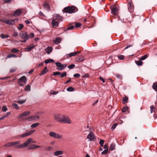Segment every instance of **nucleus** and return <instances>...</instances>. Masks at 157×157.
<instances>
[{
    "instance_id": "nucleus-1",
    "label": "nucleus",
    "mask_w": 157,
    "mask_h": 157,
    "mask_svg": "<svg viewBox=\"0 0 157 157\" xmlns=\"http://www.w3.org/2000/svg\"><path fill=\"white\" fill-rule=\"evenodd\" d=\"M19 36L22 40H20V41L22 43H25L27 41V40L29 39L30 38L29 35L25 31H22L21 32Z\"/></svg>"
},
{
    "instance_id": "nucleus-2",
    "label": "nucleus",
    "mask_w": 157,
    "mask_h": 157,
    "mask_svg": "<svg viewBox=\"0 0 157 157\" xmlns=\"http://www.w3.org/2000/svg\"><path fill=\"white\" fill-rule=\"evenodd\" d=\"M63 12L71 13L77 11V8L73 6H68L64 8L62 10Z\"/></svg>"
},
{
    "instance_id": "nucleus-3",
    "label": "nucleus",
    "mask_w": 157,
    "mask_h": 157,
    "mask_svg": "<svg viewBox=\"0 0 157 157\" xmlns=\"http://www.w3.org/2000/svg\"><path fill=\"white\" fill-rule=\"evenodd\" d=\"M18 19L16 18L13 19H10L7 18H5L1 20L0 21L6 23L9 25H14L15 23V21H17Z\"/></svg>"
},
{
    "instance_id": "nucleus-4",
    "label": "nucleus",
    "mask_w": 157,
    "mask_h": 157,
    "mask_svg": "<svg viewBox=\"0 0 157 157\" xmlns=\"http://www.w3.org/2000/svg\"><path fill=\"white\" fill-rule=\"evenodd\" d=\"M32 138L28 139L25 142L22 144H19L16 147L17 148H22L27 147L29 144L31 143Z\"/></svg>"
},
{
    "instance_id": "nucleus-5",
    "label": "nucleus",
    "mask_w": 157,
    "mask_h": 157,
    "mask_svg": "<svg viewBox=\"0 0 157 157\" xmlns=\"http://www.w3.org/2000/svg\"><path fill=\"white\" fill-rule=\"evenodd\" d=\"M49 135L50 136L57 139H61L63 137L62 134H59L53 132H49Z\"/></svg>"
},
{
    "instance_id": "nucleus-6",
    "label": "nucleus",
    "mask_w": 157,
    "mask_h": 157,
    "mask_svg": "<svg viewBox=\"0 0 157 157\" xmlns=\"http://www.w3.org/2000/svg\"><path fill=\"white\" fill-rule=\"evenodd\" d=\"M62 120L61 121V123H65L71 124V121L69 117L67 116L63 115L62 118Z\"/></svg>"
},
{
    "instance_id": "nucleus-7",
    "label": "nucleus",
    "mask_w": 157,
    "mask_h": 157,
    "mask_svg": "<svg viewBox=\"0 0 157 157\" xmlns=\"http://www.w3.org/2000/svg\"><path fill=\"white\" fill-rule=\"evenodd\" d=\"M35 130H31L29 132H27L21 134H20L17 136V137L18 138H24L27 136H29L30 135H31L35 131Z\"/></svg>"
},
{
    "instance_id": "nucleus-8",
    "label": "nucleus",
    "mask_w": 157,
    "mask_h": 157,
    "mask_svg": "<svg viewBox=\"0 0 157 157\" xmlns=\"http://www.w3.org/2000/svg\"><path fill=\"white\" fill-rule=\"evenodd\" d=\"M128 10L129 11L132 13L134 11V6L131 2V1H129L128 3Z\"/></svg>"
},
{
    "instance_id": "nucleus-9",
    "label": "nucleus",
    "mask_w": 157,
    "mask_h": 157,
    "mask_svg": "<svg viewBox=\"0 0 157 157\" xmlns=\"http://www.w3.org/2000/svg\"><path fill=\"white\" fill-rule=\"evenodd\" d=\"M63 115L59 113H57L54 115V119L57 121L61 122Z\"/></svg>"
},
{
    "instance_id": "nucleus-10",
    "label": "nucleus",
    "mask_w": 157,
    "mask_h": 157,
    "mask_svg": "<svg viewBox=\"0 0 157 157\" xmlns=\"http://www.w3.org/2000/svg\"><path fill=\"white\" fill-rule=\"evenodd\" d=\"M111 12L112 14L114 15H117V13L118 12V10L114 6H111L110 7Z\"/></svg>"
},
{
    "instance_id": "nucleus-11",
    "label": "nucleus",
    "mask_w": 157,
    "mask_h": 157,
    "mask_svg": "<svg viewBox=\"0 0 157 157\" xmlns=\"http://www.w3.org/2000/svg\"><path fill=\"white\" fill-rule=\"evenodd\" d=\"M87 138L89 139L90 141L94 140L95 139V137L94 134L92 132H90L88 135Z\"/></svg>"
},
{
    "instance_id": "nucleus-12",
    "label": "nucleus",
    "mask_w": 157,
    "mask_h": 157,
    "mask_svg": "<svg viewBox=\"0 0 157 157\" xmlns=\"http://www.w3.org/2000/svg\"><path fill=\"white\" fill-rule=\"evenodd\" d=\"M58 21H56V20L55 19L52 20V22L51 24L52 25L53 27H57L58 25Z\"/></svg>"
},
{
    "instance_id": "nucleus-13",
    "label": "nucleus",
    "mask_w": 157,
    "mask_h": 157,
    "mask_svg": "<svg viewBox=\"0 0 157 157\" xmlns=\"http://www.w3.org/2000/svg\"><path fill=\"white\" fill-rule=\"evenodd\" d=\"M22 12V11L21 9H18L13 13V15L14 16H18L21 14Z\"/></svg>"
},
{
    "instance_id": "nucleus-14",
    "label": "nucleus",
    "mask_w": 157,
    "mask_h": 157,
    "mask_svg": "<svg viewBox=\"0 0 157 157\" xmlns=\"http://www.w3.org/2000/svg\"><path fill=\"white\" fill-rule=\"evenodd\" d=\"M40 118V117L38 115L36 114L33 116L29 117L28 119L29 121H32L39 119Z\"/></svg>"
},
{
    "instance_id": "nucleus-15",
    "label": "nucleus",
    "mask_w": 157,
    "mask_h": 157,
    "mask_svg": "<svg viewBox=\"0 0 157 157\" xmlns=\"http://www.w3.org/2000/svg\"><path fill=\"white\" fill-rule=\"evenodd\" d=\"M18 82L25 83L27 82V78L25 76H22L20 78Z\"/></svg>"
},
{
    "instance_id": "nucleus-16",
    "label": "nucleus",
    "mask_w": 157,
    "mask_h": 157,
    "mask_svg": "<svg viewBox=\"0 0 157 157\" xmlns=\"http://www.w3.org/2000/svg\"><path fill=\"white\" fill-rule=\"evenodd\" d=\"M30 111H26L25 112H24L22 113L21 114H20L19 115L18 117V118H21L22 117H25L27 115H28L30 113Z\"/></svg>"
},
{
    "instance_id": "nucleus-17",
    "label": "nucleus",
    "mask_w": 157,
    "mask_h": 157,
    "mask_svg": "<svg viewBox=\"0 0 157 157\" xmlns=\"http://www.w3.org/2000/svg\"><path fill=\"white\" fill-rule=\"evenodd\" d=\"M35 47L34 44H32L30 46H28L27 48H25V49L28 51H30L32 50Z\"/></svg>"
},
{
    "instance_id": "nucleus-18",
    "label": "nucleus",
    "mask_w": 157,
    "mask_h": 157,
    "mask_svg": "<svg viewBox=\"0 0 157 157\" xmlns=\"http://www.w3.org/2000/svg\"><path fill=\"white\" fill-rule=\"evenodd\" d=\"M52 50V47H48L45 49V51L48 54H50Z\"/></svg>"
},
{
    "instance_id": "nucleus-19",
    "label": "nucleus",
    "mask_w": 157,
    "mask_h": 157,
    "mask_svg": "<svg viewBox=\"0 0 157 157\" xmlns=\"http://www.w3.org/2000/svg\"><path fill=\"white\" fill-rule=\"evenodd\" d=\"M61 41V39L60 37H58L56 38V39L53 40V41L54 43L56 44H58L60 43Z\"/></svg>"
},
{
    "instance_id": "nucleus-20",
    "label": "nucleus",
    "mask_w": 157,
    "mask_h": 157,
    "mask_svg": "<svg viewBox=\"0 0 157 157\" xmlns=\"http://www.w3.org/2000/svg\"><path fill=\"white\" fill-rule=\"evenodd\" d=\"M54 19H55L56 20H57L58 21H62V17L60 16L58 14H56V15L54 17Z\"/></svg>"
},
{
    "instance_id": "nucleus-21",
    "label": "nucleus",
    "mask_w": 157,
    "mask_h": 157,
    "mask_svg": "<svg viewBox=\"0 0 157 157\" xmlns=\"http://www.w3.org/2000/svg\"><path fill=\"white\" fill-rule=\"evenodd\" d=\"M63 151H55L54 154L55 156H57L63 154Z\"/></svg>"
},
{
    "instance_id": "nucleus-22",
    "label": "nucleus",
    "mask_w": 157,
    "mask_h": 157,
    "mask_svg": "<svg viewBox=\"0 0 157 157\" xmlns=\"http://www.w3.org/2000/svg\"><path fill=\"white\" fill-rule=\"evenodd\" d=\"M48 70L47 69V67H45L44 68V69L42 71L41 73L39 74L40 75H42L47 73L48 72Z\"/></svg>"
},
{
    "instance_id": "nucleus-23",
    "label": "nucleus",
    "mask_w": 157,
    "mask_h": 157,
    "mask_svg": "<svg viewBox=\"0 0 157 157\" xmlns=\"http://www.w3.org/2000/svg\"><path fill=\"white\" fill-rule=\"evenodd\" d=\"M43 6L44 9L48 11H49L50 10V8L49 5L47 2H44V4Z\"/></svg>"
},
{
    "instance_id": "nucleus-24",
    "label": "nucleus",
    "mask_w": 157,
    "mask_h": 157,
    "mask_svg": "<svg viewBox=\"0 0 157 157\" xmlns=\"http://www.w3.org/2000/svg\"><path fill=\"white\" fill-rule=\"evenodd\" d=\"M40 146H37L35 145V144H32L30 146V147H29V149H35L37 147H40Z\"/></svg>"
},
{
    "instance_id": "nucleus-25",
    "label": "nucleus",
    "mask_w": 157,
    "mask_h": 157,
    "mask_svg": "<svg viewBox=\"0 0 157 157\" xmlns=\"http://www.w3.org/2000/svg\"><path fill=\"white\" fill-rule=\"evenodd\" d=\"M78 53H76V52H74L70 53L67 55L68 57H71L72 56H75L76 54H78Z\"/></svg>"
},
{
    "instance_id": "nucleus-26",
    "label": "nucleus",
    "mask_w": 157,
    "mask_h": 157,
    "mask_svg": "<svg viewBox=\"0 0 157 157\" xmlns=\"http://www.w3.org/2000/svg\"><path fill=\"white\" fill-rule=\"evenodd\" d=\"M76 61L78 62H81L83 61V59L81 56H79L76 59Z\"/></svg>"
},
{
    "instance_id": "nucleus-27",
    "label": "nucleus",
    "mask_w": 157,
    "mask_h": 157,
    "mask_svg": "<svg viewBox=\"0 0 157 157\" xmlns=\"http://www.w3.org/2000/svg\"><path fill=\"white\" fill-rule=\"evenodd\" d=\"M39 125V123L38 122L33 123L31 125V127L32 128H34L37 127Z\"/></svg>"
},
{
    "instance_id": "nucleus-28",
    "label": "nucleus",
    "mask_w": 157,
    "mask_h": 157,
    "mask_svg": "<svg viewBox=\"0 0 157 157\" xmlns=\"http://www.w3.org/2000/svg\"><path fill=\"white\" fill-rule=\"evenodd\" d=\"M128 98L126 96H124V97L122 99V103H127L128 101Z\"/></svg>"
},
{
    "instance_id": "nucleus-29",
    "label": "nucleus",
    "mask_w": 157,
    "mask_h": 157,
    "mask_svg": "<svg viewBox=\"0 0 157 157\" xmlns=\"http://www.w3.org/2000/svg\"><path fill=\"white\" fill-rule=\"evenodd\" d=\"M12 107L13 108L17 109H19V108L17 105L16 103H13L12 104Z\"/></svg>"
},
{
    "instance_id": "nucleus-30",
    "label": "nucleus",
    "mask_w": 157,
    "mask_h": 157,
    "mask_svg": "<svg viewBox=\"0 0 157 157\" xmlns=\"http://www.w3.org/2000/svg\"><path fill=\"white\" fill-rule=\"evenodd\" d=\"M115 147V144H112L110 147V148L109 149V150L112 151L114 149V148Z\"/></svg>"
},
{
    "instance_id": "nucleus-31",
    "label": "nucleus",
    "mask_w": 157,
    "mask_h": 157,
    "mask_svg": "<svg viewBox=\"0 0 157 157\" xmlns=\"http://www.w3.org/2000/svg\"><path fill=\"white\" fill-rule=\"evenodd\" d=\"M4 146L5 147H9L11 146H13L12 142H9L5 144L4 145Z\"/></svg>"
},
{
    "instance_id": "nucleus-32",
    "label": "nucleus",
    "mask_w": 157,
    "mask_h": 157,
    "mask_svg": "<svg viewBox=\"0 0 157 157\" xmlns=\"http://www.w3.org/2000/svg\"><path fill=\"white\" fill-rule=\"evenodd\" d=\"M25 90L26 91H29L30 90V86L29 85H27L25 87Z\"/></svg>"
},
{
    "instance_id": "nucleus-33",
    "label": "nucleus",
    "mask_w": 157,
    "mask_h": 157,
    "mask_svg": "<svg viewBox=\"0 0 157 157\" xmlns=\"http://www.w3.org/2000/svg\"><path fill=\"white\" fill-rule=\"evenodd\" d=\"M148 57V56L147 55H145L144 56H143L141 57L140 59V60H143L144 59H146L147 57Z\"/></svg>"
},
{
    "instance_id": "nucleus-34",
    "label": "nucleus",
    "mask_w": 157,
    "mask_h": 157,
    "mask_svg": "<svg viewBox=\"0 0 157 157\" xmlns=\"http://www.w3.org/2000/svg\"><path fill=\"white\" fill-rule=\"evenodd\" d=\"M21 142L20 141H17L16 142H12L13 146H15L16 145H18L20 144Z\"/></svg>"
},
{
    "instance_id": "nucleus-35",
    "label": "nucleus",
    "mask_w": 157,
    "mask_h": 157,
    "mask_svg": "<svg viewBox=\"0 0 157 157\" xmlns=\"http://www.w3.org/2000/svg\"><path fill=\"white\" fill-rule=\"evenodd\" d=\"M152 87L156 91H157V83H155L153 84Z\"/></svg>"
},
{
    "instance_id": "nucleus-36",
    "label": "nucleus",
    "mask_w": 157,
    "mask_h": 157,
    "mask_svg": "<svg viewBox=\"0 0 157 157\" xmlns=\"http://www.w3.org/2000/svg\"><path fill=\"white\" fill-rule=\"evenodd\" d=\"M136 64L138 65L141 66L143 64V62L140 60H138L136 61Z\"/></svg>"
},
{
    "instance_id": "nucleus-37",
    "label": "nucleus",
    "mask_w": 157,
    "mask_h": 157,
    "mask_svg": "<svg viewBox=\"0 0 157 157\" xmlns=\"http://www.w3.org/2000/svg\"><path fill=\"white\" fill-rule=\"evenodd\" d=\"M53 60L52 59H47L45 60V63L46 64H47L50 62H53Z\"/></svg>"
},
{
    "instance_id": "nucleus-38",
    "label": "nucleus",
    "mask_w": 157,
    "mask_h": 157,
    "mask_svg": "<svg viewBox=\"0 0 157 157\" xmlns=\"http://www.w3.org/2000/svg\"><path fill=\"white\" fill-rule=\"evenodd\" d=\"M67 90L68 91L71 92L74 91V89L73 87H70L67 88Z\"/></svg>"
},
{
    "instance_id": "nucleus-39",
    "label": "nucleus",
    "mask_w": 157,
    "mask_h": 157,
    "mask_svg": "<svg viewBox=\"0 0 157 157\" xmlns=\"http://www.w3.org/2000/svg\"><path fill=\"white\" fill-rule=\"evenodd\" d=\"M67 65L66 64H62L61 67L60 68H59L58 69L59 70H62L64 68H65L66 67Z\"/></svg>"
},
{
    "instance_id": "nucleus-40",
    "label": "nucleus",
    "mask_w": 157,
    "mask_h": 157,
    "mask_svg": "<svg viewBox=\"0 0 157 157\" xmlns=\"http://www.w3.org/2000/svg\"><path fill=\"white\" fill-rule=\"evenodd\" d=\"M9 36L8 35H4L3 34H2L0 35V37L3 38H7L9 37Z\"/></svg>"
},
{
    "instance_id": "nucleus-41",
    "label": "nucleus",
    "mask_w": 157,
    "mask_h": 157,
    "mask_svg": "<svg viewBox=\"0 0 157 157\" xmlns=\"http://www.w3.org/2000/svg\"><path fill=\"white\" fill-rule=\"evenodd\" d=\"M17 57V56H16V55H15L13 54H9L7 56V57L8 58H11V57Z\"/></svg>"
},
{
    "instance_id": "nucleus-42",
    "label": "nucleus",
    "mask_w": 157,
    "mask_h": 157,
    "mask_svg": "<svg viewBox=\"0 0 157 157\" xmlns=\"http://www.w3.org/2000/svg\"><path fill=\"white\" fill-rule=\"evenodd\" d=\"M128 107L127 106L124 107L122 109L121 111L123 112L126 111L128 109Z\"/></svg>"
},
{
    "instance_id": "nucleus-43",
    "label": "nucleus",
    "mask_w": 157,
    "mask_h": 157,
    "mask_svg": "<svg viewBox=\"0 0 157 157\" xmlns=\"http://www.w3.org/2000/svg\"><path fill=\"white\" fill-rule=\"evenodd\" d=\"M19 27H17L18 29L20 30L23 29L24 26L22 24H19Z\"/></svg>"
},
{
    "instance_id": "nucleus-44",
    "label": "nucleus",
    "mask_w": 157,
    "mask_h": 157,
    "mask_svg": "<svg viewBox=\"0 0 157 157\" xmlns=\"http://www.w3.org/2000/svg\"><path fill=\"white\" fill-rule=\"evenodd\" d=\"M26 99L24 100H20L17 101V102L20 104H22L25 103L26 101Z\"/></svg>"
},
{
    "instance_id": "nucleus-45",
    "label": "nucleus",
    "mask_w": 157,
    "mask_h": 157,
    "mask_svg": "<svg viewBox=\"0 0 157 157\" xmlns=\"http://www.w3.org/2000/svg\"><path fill=\"white\" fill-rule=\"evenodd\" d=\"M56 66L59 67V68H60L61 67L62 64L59 62H56Z\"/></svg>"
},
{
    "instance_id": "nucleus-46",
    "label": "nucleus",
    "mask_w": 157,
    "mask_h": 157,
    "mask_svg": "<svg viewBox=\"0 0 157 157\" xmlns=\"http://www.w3.org/2000/svg\"><path fill=\"white\" fill-rule=\"evenodd\" d=\"M19 51V50L16 48L12 49L11 52L13 53H17Z\"/></svg>"
},
{
    "instance_id": "nucleus-47",
    "label": "nucleus",
    "mask_w": 157,
    "mask_h": 157,
    "mask_svg": "<svg viewBox=\"0 0 157 157\" xmlns=\"http://www.w3.org/2000/svg\"><path fill=\"white\" fill-rule=\"evenodd\" d=\"M108 151V149H105L103 151L101 152V154L102 155H105L107 154Z\"/></svg>"
},
{
    "instance_id": "nucleus-48",
    "label": "nucleus",
    "mask_w": 157,
    "mask_h": 157,
    "mask_svg": "<svg viewBox=\"0 0 157 157\" xmlns=\"http://www.w3.org/2000/svg\"><path fill=\"white\" fill-rule=\"evenodd\" d=\"M81 25V24L80 23L78 22H76L75 23V27H80Z\"/></svg>"
},
{
    "instance_id": "nucleus-49",
    "label": "nucleus",
    "mask_w": 157,
    "mask_h": 157,
    "mask_svg": "<svg viewBox=\"0 0 157 157\" xmlns=\"http://www.w3.org/2000/svg\"><path fill=\"white\" fill-rule=\"evenodd\" d=\"M8 109L6 106H3L2 108V110L3 112H6Z\"/></svg>"
},
{
    "instance_id": "nucleus-50",
    "label": "nucleus",
    "mask_w": 157,
    "mask_h": 157,
    "mask_svg": "<svg viewBox=\"0 0 157 157\" xmlns=\"http://www.w3.org/2000/svg\"><path fill=\"white\" fill-rule=\"evenodd\" d=\"M75 67V65L73 64H72L68 66V67L70 69H72Z\"/></svg>"
},
{
    "instance_id": "nucleus-51",
    "label": "nucleus",
    "mask_w": 157,
    "mask_h": 157,
    "mask_svg": "<svg viewBox=\"0 0 157 157\" xmlns=\"http://www.w3.org/2000/svg\"><path fill=\"white\" fill-rule=\"evenodd\" d=\"M104 143V141L102 139H101L100 140L99 143L101 145V147H103Z\"/></svg>"
},
{
    "instance_id": "nucleus-52",
    "label": "nucleus",
    "mask_w": 157,
    "mask_h": 157,
    "mask_svg": "<svg viewBox=\"0 0 157 157\" xmlns=\"http://www.w3.org/2000/svg\"><path fill=\"white\" fill-rule=\"evenodd\" d=\"M67 76V73L66 72H64L63 73L60 75V76L62 78H63L64 76Z\"/></svg>"
},
{
    "instance_id": "nucleus-53",
    "label": "nucleus",
    "mask_w": 157,
    "mask_h": 157,
    "mask_svg": "<svg viewBox=\"0 0 157 157\" xmlns=\"http://www.w3.org/2000/svg\"><path fill=\"white\" fill-rule=\"evenodd\" d=\"M117 125V124L116 123L114 124L112 127L111 129L112 130H114L116 128Z\"/></svg>"
},
{
    "instance_id": "nucleus-54",
    "label": "nucleus",
    "mask_w": 157,
    "mask_h": 157,
    "mask_svg": "<svg viewBox=\"0 0 157 157\" xmlns=\"http://www.w3.org/2000/svg\"><path fill=\"white\" fill-rule=\"evenodd\" d=\"M45 149L46 150L50 151L52 150V147L50 146H48L46 147Z\"/></svg>"
},
{
    "instance_id": "nucleus-55",
    "label": "nucleus",
    "mask_w": 157,
    "mask_h": 157,
    "mask_svg": "<svg viewBox=\"0 0 157 157\" xmlns=\"http://www.w3.org/2000/svg\"><path fill=\"white\" fill-rule=\"evenodd\" d=\"M74 77L75 78H79L80 77V74L78 73H76L74 75Z\"/></svg>"
},
{
    "instance_id": "nucleus-56",
    "label": "nucleus",
    "mask_w": 157,
    "mask_h": 157,
    "mask_svg": "<svg viewBox=\"0 0 157 157\" xmlns=\"http://www.w3.org/2000/svg\"><path fill=\"white\" fill-rule=\"evenodd\" d=\"M16 68H11L10 70V72L12 73L16 71Z\"/></svg>"
},
{
    "instance_id": "nucleus-57",
    "label": "nucleus",
    "mask_w": 157,
    "mask_h": 157,
    "mask_svg": "<svg viewBox=\"0 0 157 157\" xmlns=\"http://www.w3.org/2000/svg\"><path fill=\"white\" fill-rule=\"evenodd\" d=\"M75 27L74 26H71L68 28L67 29V30H72Z\"/></svg>"
},
{
    "instance_id": "nucleus-58",
    "label": "nucleus",
    "mask_w": 157,
    "mask_h": 157,
    "mask_svg": "<svg viewBox=\"0 0 157 157\" xmlns=\"http://www.w3.org/2000/svg\"><path fill=\"white\" fill-rule=\"evenodd\" d=\"M61 75V73L58 72H54L53 74V75Z\"/></svg>"
},
{
    "instance_id": "nucleus-59",
    "label": "nucleus",
    "mask_w": 157,
    "mask_h": 157,
    "mask_svg": "<svg viewBox=\"0 0 157 157\" xmlns=\"http://www.w3.org/2000/svg\"><path fill=\"white\" fill-rule=\"evenodd\" d=\"M124 56L123 55H120L118 56V58L120 60H122L124 58Z\"/></svg>"
},
{
    "instance_id": "nucleus-60",
    "label": "nucleus",
    "mask_w": 157,
    "mask_h": 157,
    "mask_svg": "<svg viewBox=\"0 0 157 157\" xmlns=\"http://www.w3.org/2000/svg\"><path fill=\"white\" fill-rule=\"evenodd\" d=\"M150 108H151V109H150L151 113H152L153 112L154 110V107L153 106H151L150 107Z\"/></svg>"
},
{
    "instance_id": "nucleus-61",
    "label": "nucleus",
    "mask_w": 157,
    "mask_h": 157,
    "mask_svg": "<svg viewBox=\"0 0 157 157\" xmlns=\"http://www.w3.org/2000/svg\"><path fill=\"white\" fill-rule=\"evenodd\" d=\"M116 76L117 78H121V77H122L121 75L119 74L117 75H116Z\"/></svg>"
},
{
    "instance_id": "nucleus-62",
    "label": "nucleus",
    "mask_w": 157,
    "mask_h": 157,
    "mask_svg": "<svg viewBox=\"0 0 157 157\" xmlns=\"http://www.w3.org/2000/svg\"><path fill=\"white\" fill-rule=\"evenodd\" d=\"M132 44H130V45H127L126 47L124 49H126L131 47H132Z\"/></svg>"
},
{
    "instance_id": "nucleus-63",
    "label": "nucleus",
    "mask_w": 157,
    "mask_h": 157,
    "mask_svg": "<svg viewBox=\"0 0 157 157\" xmlns=\"http://www.w3.org/2000/svg\"><path fill=\"white\" fill-rule=\"evenodd\" d=\"M13 36L15 37H17L18 36V34L17 32H15L13 34Z\"/></svg>"
},
{
    "instance_id": "nucleus-64",
    "label": "nucleus",
    "mask_w": 157,
    "mask_h": 157,
    "mask_svg": "<svg viewBox=\"0 0 157 157\" xmlns=\"http://www.w3.org/2000/svg\"><path fill=\"white\" fill-rule=\"evenodd\" d=\"M104 148L105 149H108V145L106 144H105L104 146Z\"/></svg>"
}]
</instances>
